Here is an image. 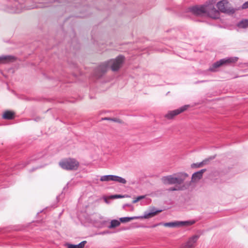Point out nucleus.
<instances>
[{
	"label": "nucleus",
	"mask_w": 248,
	"mask_h": 248,
	"mask_svg": "<svg viewBox=\"0 0 248 248\" xmlns=\"http://www.w3.org/2000/svg\"><path fill=\"white\" fill-rule=\"evenodd\" d=\"M124 61V57L122 55H119L115 59L108 61V64L113 71H117L122 66Z\"/></svg>",
	"instance_id": "obj_7"
},
{
	"label": "nucleus",
	"mask_w": 248,
	"mask_h": 248,
	"mask_svg": "<svg viewBox=\"0 0 248 248\" xmlns=\"http://www.w3.org/2000/svg\"><path fill=\"white\" fill-rule=\"evenodd\" d=\"M16 58L13 55H2L0 56V64L14 62Z\"/></svg>",
	"instance_id": "obj_12"
},
{
	"label": "nucleus",
	"mask_w": 248,
	"mask_h": 248,
	"mask_svg": "<svg viewBox=\"0 0 248 248\" xmlns=\"http://www.w3.org/2000/svg\"><path fill=\"white\" fill-rule=\"evenodd\" d=\"M14 113L10 111H6L3 114V118L5 119L10 120L13 118Z\"/></svg>",
	"instance_id": "obj_18"
},
{
	"label": "nucleus",
	"mask_w": 248,
	"mask_h": 248,
	"mask_svg": "<svg viewBox=\"0 0 248 248\" xmlns=\"http://www.w3.org/2000/svg\"><path fill=\"white\" fill-rule=\"evenodd\" d=\"M237 60V57H230L221 59L214 63L212 66L210 67L209 70L211 72H215L216 69L219 67L220 66L225 64L235 62Z\"/></svg>",
	"instance_id": "obj_6"
},
{
	"label": "nucleus",
	"mask_w": 248,
	"mask_h": 248,
	"mask_svg": "<svg viewBox=\"0 0 248 248\" xmlns=\"http://www.w3.org/2000/svg\"><path fill=\"white\" fill-rule=\"evenodd\" d=\"M102 119L104 120L111 121V118L105 117L104 118H103Z\"/></svg>",
	"instance_id": "obj_32"
},
{
	"label": "nucleus",
	"mask_w": 248,
	"mask_h": 248,
	"mask_svg": "<svg viewBox=\"0 0 248 248\" xmlns=\"http://www.w3.org/2000/svg\"><path fill=\"white\" fill-rule=\"evenodd\" d=\"M113 177H114V175H104V176H102L100 177V180L102 182H104V181L108 182L109 181H113Z\"/></svg>",
	"instance_id": "obj_17"
},
{
	"label": "nucleus",
	"mask_w": 248,
	"mask_h": 248,
	"mask_svg": "<svg viewBox=\"0 0 248 248\" xmlns=\"http://www.w3.org/2000/svg\"><path fill=\"white\" fill-rule=\"evenodd\" d=\"M111 121L120 124L123 123V121L121 120L116 118H111Z\"/></svg>",
	"instance_id": "obj_29"
},
{
	"label": "nucleus",
	"mask_w": 248,
	"mask_h": 248,
	"mask_svg": "<svg viewBox=\"0 0 248 248\" xmlns=\"http://www.w3.org/2000/svg\"><path fill=\"white\" fill-rule=\"evenodd\" d=\"M145 196H144V195L138 196L134 200H133V203H136L137 202H138L140 200L144 199L145 198Z\"/></svg>",
	"instance_id": "obj_26"
},
{
	"label": "nucleus",
	"mask_w": 248,
	"mask_h": 248,
	"mask_svg": "<svg viewBox=\"0 0 248 248\" xmlns=\"http://www.w3.org/2000/svg\"><path fill=\"white\" fill-rule=\"evenodd\" d=\"M105 232H101V234H105Z\"/></svg>",
	"instance_id": "obj_36"
},
{
	"label": "nucleus",
	"mask_w": 248,
	"mask_h": 248,
	"mask_svg": "<svg viewBox=\"0 0 248 248\" xmlns=\"http://www.w3.org/2000/svg\"><path fill=\"white\" fill-rule=\"evenodd\" d=\"M188 107V105H185L179 108L170 111L165 115V117L168 119H171L175 116L186 110Z\"/></svg>",
	"instance_id": "obj_9"
},
{
	"label": "nucleus",
	"mask_w": 248,
	"mask_h": 248,
	"mask_svg": "<svg viewBox=\"0 0 248 248\" xmlns=\"http://www.w3.org/2000/svg\"><path fill=\"white\" fill-rule=\"evenodd\" d=\"M108 199H109V197L108 198H107V197H104V201L106 203H109V202L108 201Z\"/></svg>",
	"instance_id": "obj_31"
},
{
	"label": "nucleus",
	"mask_w": 248,
	"mask_h": 248,
	"mask_svg": "<svg viewBox=\"0 0 248 248\" xmlns=\"http://www.w3.org/2000/svg\"><path fill=\"white\" fill-rule=\"evenodd\" d=\"M217 6L219 11L222 13L233 14L235 12L234 9L229 7L228 0H222L217 4Z\"/></svg>",
	"instance_id": "obj_8"
},
{
	"label": "nucleus",
	"mask_w": 248,
	"mask_h": 248,
	"mask_svg": "<svg viewBox=\"0 0 248 248\" xmlns=\"http://www.w3.org/2000/svg\"><path fill=\"white\" fill-rule=\"evenodd\" d=\"M189 11L196 16H203L205 15L203 5H196L189 8Z\"/></svg>",
	"instance_id": "obj_10"
},
{
	"label": "nucleus",
	"mask_w": 248,
	"mask_h": 248,
	"mask_svg": "<svg viewBox=\"0 0 248 248\" xmlns=\"http://www.w3.org/2000/svg\"><path fill=\"white\" fill-rule=\"evenodd\" d=\"M199 236L198 235H194L190 238L186 244L180 248H193L195 243L197 242Z\"/></svg>",
	"instance_id": "obj_13"
},
{
	"label": "nucleus",
	"mask_w": 248,
	"mask_h": 248,
	"mask_svg": "<svg viewBox=\"0 0 248 248\" xmlns=\"http://www.w3.org/2000/svg\"><path fill=\"white\" fill-rule=\"evenodd\" d=\"M23 8V6L21 4H19L18 6H16L15 9L13 10V12L18 13L22 11Z\"/></svg>",
	"instance_id": "obj_23"
},
{
	"label": "nucleus",
	"mask_w": 248,
	"mask_h": 248,
	"mask_svg": "<svg viewBox=\"0 0 248 248\" xmlns=\"http://www.w3.org/2000/svg\"><path fill=\"white\" fill-rule=\"evenodd\" d=\"M46 5H44V6H34V7H32L30 8L31 9V8H34L35 7H46Z\"/></svg>",
	"instance_id": "obj_33"
},
{
	"label": "nucleus",
	"mask_w": 248,
	"mask_h": 248,
	"mask_svg": "<svg viewBox=\"0 0 248 248\" xmlns=\"http://www.w3.org/2000/svg\"><path fill=\"white\" fill-rule=\"evenodd\" d=\"M67 248H78L77 245H73L69 243L66 244Z\"/></svg>",
	"instance_id": "obj_28"
},
{
	"label": "nucleus",
	"mask_w": 248,
	"mask_h": 248,
	"mask_svg": "<svg viewBox=\"0 0 248 248\" xmlns=\"http://www.w3.org/2000/svg\"><path fill=\"white\" fill-rule=\"evenodd\" d=\"M178 221V226H190L195 223L194 220H189V221Z\"/></svg>",
	"instance_id": "obj_16"
},
{
	"label": "nucleus",
	"mask_w": 248,
	"mask_h": 248,
	"mask_svg": "<svg viewBox=\"0 0 248 248\" xmlns=\"http://www.w3.org/2000/svg\"><path fill=\"white\" fill-rule=\"evenodd\" d=\"M190 185V183H185L181 185H176L174 187H170L169 191H183L187 189Z\"/></svg>",
	"instance_id": "obj_14"
},
{
	"label": "nucleus",
	"mask_w": 248,
	"mask_h": 248,
	"mask_svg": "<svg viewBox=\"0 0 248 248\" xmlns=\"http://www.w3.org/2000/svg\"><path fill=\"white\" fill-rule=\"evenodd\" d=\"M159 224H160L154 225L153 226V227H156V226H158V225H159Z\"/></svg>",
	"instance_id": "obj_35"
},
{
	"label": "nucleus",
	"mask_w": 248,
	"mask_h": 248,
	"mask_svg": "<svg viewBox=\"0 0 248 248\" xmlns=\"http://www.w3.org/2000/svg\"><path fill=\"white\" fill-rule=\"evenodd\" d=\"M237 60V57H230L221 59L214 63L212 66L210 67L209 70L211 72H215L216 69L219 67L220 66L225 64L235 62Z\"/></svg>",
	"instance_id": "obj_5"
},
{
	"label": "nucleus",
	"mask_w": 248,
	"mask_h": 248,
	"mask_svg": "<svg viewBox=\"0 0 248 248\" xmlns=\"http://www.w3.org/2000/svg\"><path fill=\"white\" fill-rule=\"evenodd\" d=\"M120 225V221L116 219L112 220L110 225L108 227L109 229H112L119 226Z\"/></svg>",
	"instance_id": "obj_21"
},
{
	"label": "nucleus",
	"mask_w": 248,
	"mask_h": 248,
	"mask_svg": "<svg viewBox=\"0 0 248 248\" xmlns=\"http://www.w3.org/2000/svg\"><path fill=\"white\" fill-rule=\"evenodd\" d=\"M87 243L86 241H83L77 245L78 248H83L85 245Z\"/></svg>",
	"instance_id": "obj_27"
},
{
	"label": "nucleus",
	"mask_w": 248,
	"mask_h": 248,
	"mask_svg": "<svg viewBox=\"0 0 248 248\" xmlns=\"http://www.w3.org/2000/svg\"><path fill=\"white\" fill-rule=\"evenodd\" d=\"M39 168V167H37V168H33L31 171H33L34 170H36V169H38V168Z\"/></svg>",
	"instance_id": "obj_34"
},
{
	"label": "nucleus",
	"mask_w": 248,
	"mask_h": 248,
	"mask_svg": "<svg viewBox=\"0 0 248 248\" xmlns=\"http://www.w3.org/2000/svg\"><path fill=\"white\" fill-rule=\"evenodd\" d=\"M188 177L186 173L180 172L163 176L161 178V181L165 185H181Z\"/></svg>",
	"instance_id": "obj_1"
},
{
	"label": "nucleus",
	"mask_w": 248,
	"mask_h": 248,
	"mask_svg": "<svg viewBox=\"0 0 248 248\" xmlns=\"http://www.w3.org/2000/svg\"><path fill=\"white\" fill-rule=\"evenodd\" d=\"M177 223H178V221L167 222V223H163V225L165 227H178Z\"/></svg>",
	"instance_id": "obj_22"
},
{
	"label": "nucleus",
	"mask_w": 248,
	"mask_h": 248,
	"mask_svg": "<svg viewBox=\"0 0 248 248\" xmlns=\"http://www.w3.org/2000/svg\"><path fill=\"white\" fill-rule=\"evenodd\" d=\"M204 161H202L199 163H193L191 164V168H199L202 166V164L204 163Z\"/></svg>",
	"instance_id": "obj_24"
},
{
	"label": "nucleus",
	"mask_w": 248,
	"mask_h": 248,
	"mask_svg": "<svg viewBox=\"0 0 248 248\" xmlns=\"http://www.w3.org/2000/svg\"><path fill=\"white\" fill-rule=\"evenodd\" d=\"M108 67L109 66L108 64V61L102 63L97 68L95 71V76L98 77H101L107 72Z\"/></svg>",
	"instance_id": "obj_11"
},
{
	"label": "nucleus",
	"mask_w": 248,
	"mask_h": 248,
	"mask_svg": "<svg viewBox=\"0 0 248 248\" xmlns=\"http://www.w3.org/2000/svg\"><path fill=\"white\" fill-rule=\"evenodd\" d=\"M205 171V169H202L198 171L194 172L192 175L191 182H197L200 180L202 177L203 172Z\"/></svg>",
	"instance_id": "obj_15"
},
{
	"label": "nucleus",
	"mask_w": 248,
	"mask_h": 248,
	"mask_svg": "<svg viewBox=\"0 0 248 248\" xmlns=\"http://www.w3.org/2000/svg\"><path fill=\"white\" fill-rule=\"evenodd\" d=\"M205 16H209L212 18H217L219 12L215 8L214 4L211 0L203 4Z\"/></svg>",
	"instance_id": "obj_3"
},
{
	"label": "nucleus",
	"mask_w": 248,
	"mask_h": 248,
	"mask_svg": "<svg viewBox=\"0 0 248 248\" xmlns=\"http://www.w3.org/2000/svg\"><path fill=\"white\" fill-rule=\"evenodd\" d=\"M59 165L63 169L66 170H76L78 167V162L74 159L68 158L62 160Z\"/></svg>",
	"instance_id": "obj_4"
},
{
	"label": "nucleus",
	"mask_w": 248,
	"mask_h": 248,
	"mask_svg": "<svg viewBox=\"0 0 248 248\" xmlns=\"http://www.w3.org/2000/svg\"><path fill=\"white\" fill-rule=\"evenodd\" d=\"M124 197V196H122L121 195H111L109 197V199H114L117 198H122Z\"/></svg>",
	"instance_id": "obj_25"
},
{
	"label": "nucleus",
	"mask_w": 248,
	"mask_h": 248,
	"mask_svg": "<svg viewBox=\"0 0 248 248\" xmlns=\"http://www.w3.org/2000/svg\"><path fill=\"white\" fill-rule=\"evenodd\" d=\"M242 9H245L248 8V0L246 1L242 5Z\"/></svg>",
	"instance_id": "obj_30"
},
{
	"label": "nucleus",
	"mask_w": 248,
	"mask_h": 248,
	"mask_svg": "<svg viewBox=\"0 0 248 248\" xmlns=\"http://www.w3.org/2000/svg\"><path fill=\"white\" fill-rule=\"evenodd\" d=\"M162 211L161 210H156L155 207L150 209V211H146L144 213V215L142 217L134 216L132 217H123L120 218V222L125 223L130 221L131 220L139 219V218H149L155 216L157 213Z\"/></svg>",
	"instance_id": "obj_2"
},
{
	"label": "nucleus",
	"mask_w": 248,
	"mask_h": 248,
	"mask_svg": "<svg viewBox=\"0 0 248 248\" xmlns=\"http://www.w3.org/2000/svg\"><path fill=\"white\" fill-rule=\"evenodd\" d=\"M237 26L240 28H246L248 27V20L243 19L237 24Z\"/></svg>",
	"instance_id": "obj_19"
},
{
	"label": "nucleus",
	"mask_w": 248,
	"mask_h": 248,
	"mask_svg": "<svg viewBox=\"0 0 248 248\" xmlns=\"http://www.w3.org/2000/svg\"><path fill=\"white\" fill-rule=\"evenodd\" d=\"M113 181L117 182L123 184H125L126 183V181L124 178L117 175H114Z\"/></svg>",
	"instance_id": "obj_20"
}]
</instances>
